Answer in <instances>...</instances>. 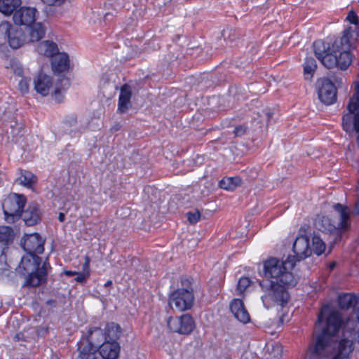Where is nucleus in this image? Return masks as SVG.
Returning a JSON list of instances; mask_svg holds the SVG:
<instances>
[{"label":"nucleus","instance_id":"obj_16","mask_svg":"<svg viewBox=\"0 0 359 359\" xmlns=\"http://www.w3.org/2000/svg\"><path fill=\"white\" fill-rule=\"evenodd\" d=\"M46 34V27L41 22H34L26 28L25 33H22L20 36L26 42H36L40 41Z\"/></svg>","mask_w":359,"mask_h":359},{"label":"nucleus","instance_id":"obj_7","mask_svg":"<svg viewBox=\"0 0 359 359\" xmlns=\"http://www.w3.org/2000/svg\"><path fill=\"white\" fill-rule=\"evenodd\" d=\"M104 341V337L102 330L100 327H93L88 330V337L82 340L79 344V351L80 355L83 351L86 353H94L95 359H98L97 348Z\"/></svg>","mask_w":359,"mask_h":359},{"label":"nucleus","instance_id":"obj_52","mask_svg":"<svg viewBox=\"0 0 359 359\" xmlns=\"http://www.w3.org/2000/svg\"><path fill=\"white\" fill-rule=\"evenodd\" d=\"M20 334H17L14 336V340L15 341H19L20 339Z\"/></svg>","mask_w":359,"mask_h":359},{"label":"nucleus","instance_id":"obj_17","mask_svg":"<svg viewBox=\"0 0 359 359\" xmlns=\"http://www.w3.org/2000/svg\"><path fill=\"white\" fill-rule=\"evenodd\" d=\"M337 302L341 309H353L355 311V316H352L353 318H355L357 313L359 312V298L356 295L351 293L340 294L338 296Z\"/></svg>","mask_w":359,"mask_h":359},{"label":"nucleus","instance_id":"obj_45","mask_svg":"<svg viewBox=\"0 0 359 359\" xmlns=\"http://www.w3.org/2000/svg\"><path fill=\"white\" fill-rule=\"evenodd\" d=\"M75 359H95V355L94 353H86L85 351H83Z\"/></svg>","mask_w":359,"mask_h":359},{"label":"nucleus","instance_id":"obj_11","mask_svg":"<svg viewBox=\"0 0 359 359\" xmlns=\"http://www.w3.org/2000/svg\"><path fill=\"white\" fill-rule=\"evenodd\" d=\"M168 326L174 332L189 334L194 328V322L190 315L184 314L180 317L169 318Z\"/></svg>","mask_w":359,"mask_h":359},{"label":"nucleus","instance_id":"obj_33","mask_svg":"<svg viewBox=\"0 0 359 359\" xmlns=\"http://www.w3.org/2000/svg\"><path fill=\"white\" fill-rule=\"evenodd\" d=\"M5 128L6 133H8L10 130L11 136L16 137L21 131L22 124L13 118L6 123Z\"/></svg>","mask_w":359,"mask_h":359},{"label":"nucleus","instance_id":"obj_48","mask_svg":"<svg viewBox=\"0 0 359 359\" xmlns=\"http://www.w3.org/2000/svg\"><path fill=\"white\" fill-rule=\"evenodd\" d=\"M351 213L355 215H359V199L354 203L353 212H351Z\"/></svg>","mask_w":359,"mask_h":359},{"label":"nucleus","instance_id":"obj_15","mask_svg":"<svg viewBox=\"0 0 359 359\" xmlns=\"http://www.w3.org/2000/svg\"><path fill=\"white\" fill-rule=\"evenodd\" d=\"M292 250L294 253V262H299L306 259L311 255L312 250L309 246V240L306 236L297 237L294 242Z\"/></svg>","mask_w":359,"mask_h":359},{"label":"nucleus","instance_id":"obj_39","mask_svg":"<svg viewBox=\"0 0 359 359\" xmlns=\"http://www.w3.org/2000/svg\"><path fill=\"white\" fill-rule=\"evenodd\" d=\"M187 215V219L191 224L197 223L201 217V213L198 211H196L195 212H188Z\"/></svg>","mask_w":359,"mask_h":359},{"label":"nucleus","instance_id":"obj_41","mask_svg":"<svg viewBox=\"0 0 359 359\" xmlns=\"http://www.w3.org/2000/svg\"><path fill=\"white\" fill-rule=\"evenodd\" d=\"M75 280L77 283H84L90 276V272L77 273Z\"/></svg>","mask_w":359,"mask_h":359},{"label":"nucleus","instance_id":"obj_2","mask_svg":"<svg viewBox=\"0 0 359 359\" xmlns=\"http://www.w3.org/2000/svg\"><path fill=\"white\" fill-rule=\"evenodd\" d=\"M353 32L351 28L345 29L343 36L337 38L331 46L320 40L313 43L315 55L325 67L345 70L349 67L352 62L350 39Z\"/></svg>","mask_w":359,"mask_h":359},{"label":"nucleus","instance_id":"obj_32","mask_svg":"<svg viewBox=\"0 0 359 359\" xmlns=\"http://www.w3.org/2000/svg\"><path fill=\"white\" fill-rule=\"evenodd\" d=\"M266 359H280L282 355V346L279 344H269L266 347Z\"/></svg>","mask_w":359,"mask_h":359},{"label":"nucleus","instance_id":"obj_8","mask_svg":"<svg viewBox=\"0 0 359 359\" xmlns=\"http://www.w3.org/2000/svg\"><path fill=\"white\" fill-rule=\"evenodd\" d=\"M194 302V294L191 290L178 289L174 291L169 297V306L172 309L183 311L189 309Z\"/></svg>","mask_w":359,"mask_h":359},{"label":"nucleus","instance_id":"obj_51","mask_svg":"<svg viewBox=\"0 0 359 359\" xmlns=\"http://www.w3.org/2000/svg\"><path fill=\"white\" fill-rule=\"evenodd\" d=\"M112 285V281L111 280H107L105 284L104 287H109Z\"/></svg>","mask_w":359,"mask_h":359},{"label":"nucleus","instance_id":"obj_23","mask_svg":"<svg viewBox=\"0 0 359 359\" xmlns=\"http://www.w3.org/2000/svg\"><path fill=\"white\" fill-rule=\"evenodd\" d=\"M51 67L55 74L67 72L69 68V56L65 53L55 55L51 60Z\"/></svg>","mask_w":359,"mask_h":359},{"label":"nucleus","instance_id":"obj_18","mask_svg":"<svg viewBox=\"0 0 359 359\" xmlns=\"http://www.w3.org/2000/svg\"><path fill=\"white\" fill-rule=\"evenodd\" d=\"M230 309L234 317L240 322L245 324L250 320V315L242 300L233 299L230 304Z\"/></svg>","mask_w":359,"mask_h":359},{"label":"nucleus","instance_id":"obj_19","mask_svg":"<svg viewBox=\"0 0 359 359\" xmlns=\"http://www.w3.org/2000/svg\"><path fill=\"white\" fill-rule=\"evenodd\" d=\"M132 88L128 84H124L120 89V94L118 102V111L120 113H126L131 108Z\"/></svg>","mask_w":359,"mask_h":359},{"label":"nucleus","instance_id":"obj_49","mask_svg":"<svg viewBox=\"0 0 359 359\" xmlns=\"http://www.w3.org/2000/svg\"><path fill=\"white\" fill-rule=\"evenodd\" d=\"M64 273L66 276H69V277L77 274L76 271H65Z\"/></svg>","mask_w":359,"mask_h":359},{"label":"nucleus","instance_id":"obj_37","mask_svg":"<svg viewBox=\"0 0 359 359\" xmlns=\"http://www.w3.org/2000/svg\"><path fill=\"white\" fill-rule=\"evenodd\" d=\"M238 36L236 29L226 27L222 32V36L225 41H233Z\"/></svg>","mask_w":359,"mask_h":359},{"label":"nucleus","instance_id":"obj_34","mask_svg":"<svg viewBox=\"0 0 359 359\" xmlns=\"http://www.w3.org/2000/svg\"><path fill=\"white\" fill-rule=\"evenodd\" d=\"M313 249L312 250L317 255H322L325 250V244L323 239L317 235H314L312 238Z\"/></svg>","mask_w":359,"mask_h":359},{"label":"nucleus","instance_id":"obj_20","mask_svg":"<svg viewBox=\"0 0 359 359\" xmlns=\"http://www.w3.org/2000/svg\"><path fill=\"white\" fill-rule=\"evenodd\" d=\"M22 215L27 226H34L41 221V210L36 203H31Z\"/></svg>","mask_w":359,"mask_h":359},{"label":"nucleus","instance_id":"obj_6","mask_svg":"<svg viewBox=\"0 0 359 359\" xmlns=\"http://www.w3.org/2000/svg\"><path fill=\"white\" fill-rule=\"evenodd\" d=\"M26 197L22 194L12 193L3 202V210L7 221L18 219L22 215L26 204Z\"/></svg>","mask_w":359,"mask_h":359},{"label":"nucleus","instance_id":"obj_53","mask_svg":"<svg viewBox=\"0 0 359 359\" xmlns=\"http://www.w3.org/2000/svg\"><path fill=\"white\" fill-rule=\"evenodd\" d=\"M265 114H266V116H267L268 120H269V118H271V113L270 111H266V113H265Z\"/></svg>","mask_w":359,"mask_h":359},{"label":"nucleus","instance_id":"obj_26","mask_svg":"<svg viewBox=\"0 0 359 359\" xmlns=\"http://www.w3.org/2000/svg\"><path fill=\"white\" fill-rule=\"evenodd\" d=\"M58 51L57 45L53 41H44L38 46V52L40 54L51 57L52 58L57 53H60Z\"/></svg>","mask_w":359,"mask_h":359},{"label":"nucleus","instance_id":"obj_24","mask_svg":"<svg viewBox=\"0 0 359 359\" xmlns=\"http://www.w3.org/2000/svg\"><path fill=\"white\" fill-rule=\"evenodd\" d=\"M315 224L316 227L322 231L339 234L332 216L330 217L323 215L318 216Z\"/></svg>","mask_w":359,"mask_h":359},{"label":"nucleus","instance_id":"obj_35","mask_svg":"<svg viewBox=\"0 0 359 359\" xmlns=\"http://www.w3.org/2000/svg\"><path fill=\"white\" fill-rule=\"evenodd\" d=\"M317 67L316 62L312 57H306L304 63V73L305 75L313 76V73Z\"/></svg>","mask_w":359,"mask_h":359},{"label":"nucleus","instance_id":"obj_28","mask_svg":"<svg viewBox=\"0 0 359 359\" xmlns=\"http://www.w3.org/2000/svg\"><path fill=\"white\" fill-rule=\"evenodd\" d=\"M21 4V0H0V12L9 15Z\"/></svg>","mask_w":359,"mask_h":359},{"label":"nucleus","instance_id":"obj_13","mask_svg":"<svg viewBox=\"0 0 359 359\" xmlns=\"http://www.w3.org/2000/svg\"><path fill=\"white\" fill-rule=\"evenodd\" d=\"M43 238L37 233L25 235L21 242L22 248L27 254H41L44 250Z\"/></svg>","mask_w":359,"mask_h":359},{"label":"nucleus","instance_id":"obj_14","mask_svg":"<svg viewBox=\"0 0 359 359\" xmlns=\"http://www.w3.org/2000/svg\"><path fill=\"white\" fill-rule=\"evenodd\" d=\"M38 14L36 8L24 6L14 12L13 20L15 25H23L27 28L35 22Z\"/></svg>","mask_w":359,"mask_h":359},{"label":"nucleus","instance_id":"obj_5","mask_svg":"<svg viewBox=\"0 0 359 359\" xmlns=\"http://www.w3.org/2000/svg\"><path fill=\"white\" fill-rule=\"evenodd\" d=\"M294 266V258L291 255L285 261L270 258L264 264V275L270 280H277L286 285H296L297 280L290 271Z\"/></svg>","mask_w":359,"mask_h":359},{"label":"nucleus","instance_id":"obj_3","mask_svg":"<svg viewBox=\"0 0 359 359\" xmlns=\"http://www.w3.org/2000/svg\"><path fill=\"white\" fill-rule=\"evenodd\" d=\"M41 258L34 254H27L21 259L17 271L22 276L27 275L24 285L37 287L47 281L48 269L50 266L48 259L40 267Z\"/></svg>","mask_w":359,"mask_h":359},{"label":"nucleus","instance_id":"obj_36","mask_svg":"<svg viewBox=\"0 0 359 359\" xmlns=\"http://www.w3.org/2000/svg\"><path fill=\"white\" fill-rule=\"evenodd\" d=\"M6 67L7 69L10 68L18 76H22L23 75V68L21 64L15 59H11L8 65H6Z\"/></svg>","mask_w":359,"mask_h":359},{"label":"nucleus","instance_id":"obj_29","mask_svg":"<svg viewBox=\"0 0 359 359\" xmlns=\"http://www.w3.org/2000/svg\"><path fill=\"white\" fill-rule=\"evenodd\" d=\"M59 82L61 83V86L57 85L54 90V93L53 94V99L57 102H60L63 100L62 90H65L70 86L69 80L64 76L59 79Z\"/></svg>","mask_w":359,"mask_h":359},{"label":"nucleus","instance_id":"obj_27","mask_svg":"<svg viewBox=\"0 0 359 359\" xmlns=\"http://www.w3.org/2000/svg\"><path fill=\"white\" fill-rule=\"evenodd\" d=\"M19 174L15 182L20 185L30 188L36 182V177L28 170L20 169Z\"/></svg>","mask_w":359,"mask_h":359},{"label":"nucleus","instance_id":"obj_1","mask_svg":"<svg viewBox=\"0 0 359 359\" xmlns=\"http://www.w3.org/2000/svg\"><path fill=\"white\" fill-rule=\"evenodd\" d=\"M341 327V336L332 359H348L354 351V344L359 343V312L355 318L351 317L344 323L341 313L336 310L330 311L327 305L323 306L318 314L313 342L309 347L305 359L327 357L333 337Z\"/></svg>","mask_w":359,"mask_h":359},{"label":"nucleus","instance_id":"obj_50","mask_svg":"<svg viewBox=\"0 0 359 359\" xmlns=\"http://www.w3.org/2000/svg\"><path fill=\"white\" fill-rule=\"evenodd\" d=\"M58 219L60 222H63L65 219V214L62 212H60L59 216H58Z\"/></svg>","mask_w":359,"mask_h":359},{"label":"nucleus","instance_id":"obj_54","mask_svg":"<svg viewBox=\"0 0 359 359\" xmlns=\"http://www.w3.org/2000/svg\"><path fill=\"white\" fill-rule=\"evenodd\" d=\"M3 177H4V175L0 172V185L1 184V183L3 182Z\"/></svg>","mask_w":359,"mask_h":359},{"label":"nucleus","instance_id":"obj_46","mask_svg":"<svg viewBox=\"0 0 359 359\" xmlns=\"http://www.w3.org/2000/svg\"><path fill=\"white\" fill-rule=\"evenodd\" d=\"M43 3L49 6H59L61 5L65 0H41Z\"/></svg>","mask_w":359,"mask_h":359},{"label":"nucleus","instance_id":"obj_4","mask_svg":"<svg viewBox=\"0 0 359 359\" xmlns=\"http://www.w3.org/2000/svg\"><path fill=\"white\" fill-rule=\"evenodd\" d=\"M259 285L264 294L261 297L264 306L269 309L273 305L281 308L287 306L290 296L287 290L295 285H286L277 280L268 279L259 282Z\"/></svg>","mask_w":359,"mask_h":359},{"label":"nucleus","instance_id":"obj_55","mask_svg":"<svg viewBox=\"0 0 359 359\" xmlns=\"http://www.w3.org/2000/svg\"><path fill=\"white\" fill-rule=\"evenodd\" d=\"M334 266H335V263H334V262H333V263H332V264H330V269H333L334 268Z\"/></svg>","mask_w":359,"mask_h":359},{"label":"nucleus","instance_id":"obj_9","mask_svg":"<svg viewBox=\"0 0 359 359\" xmlns=\"http://www.w3.org/2000/svg\"><path fill=\"white\" fill-rule=\"evenodd\" d=\"M335 214L332 215L334 223L336 225L339 234L348 231L351 228V209L341 203H336L333 205Z\"/></svg>","mask_w":359,"mask_h":359},{"label":"nucleus","instance_id":"obj_56","mask_svg":"<svg viewBox=\"0 0 359 359\" xmlns=\"http://www.w3.org/2000/svg\"><path fill=\"white\" fill-rule=\"evenodd\" d=\"M119 129V127L118 126H115L111 130H114L115 131L118 130Z\"/></svg>","mask_w":359,"mask_h":359},{"label":"nucleus","instance_id":"obj_44","mask_svg":"<svg viewBox=\"0 0 359 359\" xmlns=\"http://www.w3.org/2000/svg\"><path fill=\"white\" fill-rule=\"evenodd\" d=\"M8 248L0 245V264H6V250Z\"/></svg>","mask_w":359,"mask_h":359},{"label":"nucleus","instance_id":"obj_47","mask_svg":"<svg viewBox=\"0 0 359 359\" xmlns=\"http://www.w3.org/2000/svg\"><path fill=\"white\" fill-rule=\"evenodd\" d=\"M90 259L89 257L86 256L85 257V262L83 264V270L84 272H89V265H90Z\"/></svg>","mask_w":359,"mask_h":359},{"label":"nucleus","instance_id":"obj_40","mask_svg":"<svg viewBox=\"0 0 359 359\" xmlns=\"http://www.w3.org/2000/svg\"><path fill=\"white\" fill-rule=\"evenodd\" d=\"M19 89L22 93H26L29 90V81L27 78H22L18 84Z\"/></svg>","mask_w":359,"mask_h":359},{"label":"nucleus","instance_id":"obj_42","mask_svg":"<svg viewBox=\"0 0 359 359\" xmlns=\"http://www.w3.org/2000/svg\"><path fill=\"white\" fill-rule=\"evenodd\" d=\"M247 127L244 126H238L234 128L233 133L235 137H241L245 134Z\"/></svg>","mask_w":359,"mask_h":359},{"label":"nucleus","instance_id":"obj_31","mask_svg":"<svg viewBox=\"0 0 359 359\" xmlns=\"http://www.w3.org/2000/svg\"><path fill=\"white\" fill-rule=\"evenodd\" d=\"M14 238V232L12 228L6 226H0V243L7 245L11 243Z\"/></svg>","mask_w":359,"mask_h":359},{"label":"nucleus","instance_id":"obj_38","mask_svg":"<svg viewBox=\"0 0 359 359\" xmlns=\"http://www.w3.org/2000/svg\"><path fill=\"white\" fill-rule=\"evenodd\" d=\"M251 281L248 277H241L237 285V291L239 294H242L250 285Z\"/></svg>","mask_w":359,"mask_h":359},{"label":"nucleus","instance_id":"obj_43","mask_svg":"<svg viewBox=\"0 0 359 359\" xmlns=\"http://www.w3.org/2000/svg\"><path fill=\"white\" fill-rule=\"evenodd\" d=\"M346 20L351 24L357 25L358 23V18L357 14L353 11H351L346 17Z\"/></svg>","mask_w":359,"mask_h":359},{"label":"nucleus","instance_id":"obj_21","mask_svg":"<svg viewBox=\"0 0 359 359\" xmlns=\"http://www.w3.org/2000/svg\"><path fill=\"white\" fill-rule=\"evenodd\" d=\"M99 352L103 359H117L119 355L120 346L117 341H104L100 346Z\"/></svg>","mask_w":359,"mask_h":359},{"label":"nucleus","instance_id":"obj_30","mask_svg":"<svg viewBox=\"0 0 359 359\" xmlns=\"http://www.w3.org/2000/svg\"><path fill=\"white\" fill-rule=\"evenodd\" d=\"M241 184L238 177H224L219 182V187L225 190L233 191Z\"/></svg>","mask_w":359,"mask_h":359},{"label":"nucleus","instance_id":"obj_10","mask_svg":"<svg viewBox=\"0 0 359 359\" xmlns=\"http://www.w3.org/2000/svg\"><path fill=\"white\" fill-rule=\"evenodd\" d=\"M317 86L318 95L323 103L330 105L337 101V88L329 79H318Z\"/></svg>","mask_w":359,"mask_h":359},{"label":"nucleus","instance_id":"obj_22","mask_svg":"<svg viewBox=\"0 0 359 359\" xmlns=\"http://www.w3.org/2000/svg\"><path fill=\"white\" fill-rule=\"evenodd\" d=\"M34 84L38 93L46 96L53 86V79L50 76L40 73L34 79Z\"/></svg>","mask_w":359,"mask_h":359},{"label":"nucleus","instance_id":"obj_12","mask_svg":"<svg viewBox=\"0 0 359 359\" xmlns=\"http://www.w3.org/2000/svg\"><path fill=\"white\" fill-rule=\"evenodd\" d=\"M20 35L22 32L18 29H13L11 24L4 21L0 23V36L8 41L10 46L14 49L20 48L24 43V39Z\"/></svg>","mask_w":359,"mask_h":359},{"label":"nucleus","instance_id":"obj_25","mask_svg":"<svg viewBox=\"0 0 359 359\" xmlns=\"http://www.w3.org/2000/svg\"><path fill=\"white\" fill-rule=\"evenodd\" d=\"M104 341H117L121 333V327L114 323L107 324L104 330Z\"/></svg>","mask_w":359,"mask_h":359}]
</instances>
